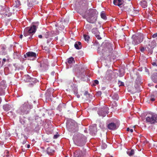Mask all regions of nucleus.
<instances>
[{
	"label": "nucleus",
	"instance_id": "35",
	"mask_svg": "<svg viewBox=\"0 0 157 157\" xmlns=\"http://www.w3.org/2000/svg\"><path fill=\"white\" fill-rule=\"evenodd\" d=\"M84 37L85 40L86 41H88L89 40V39L90 38L89 36L86 35H84Z\"/></svg>",
	"mask_w": 157,
	"mask_h": 157
},
{
	"label": "nucleus",
	"instance_id": "54",
	"mask_svg": "<svg viewBox=\"0 0 157 157\" xmlns=\"http://www.w3.org/2000/svg\"><path fill=\"white\" fill-rule=\"evenodd\" d=\"M22 37H23V35L22 34H21L20 35V38H21V39H22Z\"/></svg>",
	"mask_w": 157,
	"mask_h": 157
},
{
	"label": "nucleus",
	"instance_id": "51",
	"mask_svg": "<svg viewBox=\"0 0 157 157\" xmlns=\"http://www.w3.org/2000/svg\"><path fill=\"white\" fill-rule=\"evenodd\" d=\"M58 137V136L57 135H54L53 137V138L54 139H56Z\"/></svg>",
	"mask_w": 157,
	"mask_h": 157
},
{
	"label": "nucleus",
	"instance_id": "7",
	"mask_svg": "<svg viewBox=\"0 0 157 157\" xmlns=\"http://www.w3.org/2000/svg\"><path fill=\"white\" fill-rule=\"evenodd\" d=\"M108 110L109 108L107 107L104 106L99 109L98 111V114L99 116L105 117L108 113Z\"/></svg>",
	"mask_w": 157,
	"mask_h": 157
},
{
	"label": "nucleus",
	"instance_id": "3",
	"mask_svg": "<svg viewBox=\"0 0 157 157\" xmlns=\"http://www.w3.org/2000/svg\"><path fill=\"white\" fill-rule=\"evenodd\" d=\"M39 25V22H34L32 25L29 27H26L24 29L23 35L24 36H26L30 35V36L29 39H32V36L34 33Z\"/></svg>",
	"mask_w": 157,
	"mask_h": 157
},
{
	"label": "nucleus",
	"instance_id": "34",
	"mask_svg": "<svg viewBox=\"0 0 157 157\" xmlns=\"http://www.w3.org/2000/svg\"><path fill=\"white\" fill-rule=\"evenodd\" d=\"M43 49L46 52L49 53L50 52V50H49L48 48L47 47H44L43 48Z\"/></svg>",
	"mask_w": 157,
	"mask_h": 157
},
{
	"label": "nucleus",
	"instance_id": "43",
	"mask_svg": "<svg viewBox=\"0 0 157 157\" xmlns=\"http://www.w3.org/2000/svg\"><path fill=\"white\" fill-rule=\"evenodd\" d=\"M31 82H33L34 83L36 82V79L35 78H31Z\"/></svg>",
	"mask_w": 157,
	"mask_h": 157
},
{
	"label": "nucleus",
	"instance_id": "5",
	"mask_svg": "<svg viewBox=\"0 0 157 157\" xmlns=\"http://www.w3.org/2000/svg\"><path fill=\"white\" fill-rule=\"evenodd\" d=\"M32 108V105H30L28 101L24 102L21 105L19 110L22 112L27 113Z\"/></svg>",
	"mask_w": 157,
	"mask_h": 157
},
{
	"label": "nucleus",
	"instance_id": "52",
	"mask_svg": "<svg viewBox=\"0 0 157 157\" xmlns=\"http://www.w3.org/2000/svg\"><path fill=\"white\" fill-rule=\"evenodd\" d=\"M38 36L39 38H40V39H41L43 37V36H42L41 35H39Z\"/></svg>",
	"mask_w": 157,
	"mask_h": 157
},
{
	"label": "nucleus",
	"instance_id": "45",
	"mask_svg": "<svg viewBox=\"0 0 157 157\" xmlns=\"http://www.w3.org/2000/svg\"><path fill=\"white\" fill-rule=\"evenodd\" d=\"M99 34H97V35H95V36L98 39L100 40L101 39V38L100 37V36Z\"/></svg>",
	"mask_w": 157,
	"mask_h": 157
},
{
	"label": "nucleus",
	"instance_id": "25",
	"mask_svg": "<svg viewBox=\"0 0 157 157\" xmlns=\"http://www.w3.org/2000/svg\"><path fill=\"white\" fill-rule=\"evenodd\" d=\"M127 153L129 156H131L134 154V151L133 149L128 150Z\"/></svg>",
	"mask_w": 157,
	"mask_h": 157
},
{
	"label": "nucleus",
	"instance_id": "20",
	"mask_svg": "<svg viewBox=\"0 0 157 157\" xmlns=\"http://www.w3.org/2000/svg\"><path fill=\"white\" fill-rule=\"evenodd\" d=\"M5 87H6L4 85H2L0 86V96L5 94Z\"/></svg>",
	"mask_w": 157,
	"mask_h": 157
},
{
	"label": "nucleus",
	"instance_id": "11",
	"mask_svg": "<svg viewBox=\"0 0 157 157\" xmlns=\"http://www.w3.org/2000/svg\"><path fill=\"white\" fill-rule=\"evenodd\" d=\"M84 154L82 151L77 150L74 152V157H83Z\"/></svg>",
	"mask_w": 157,
	"mask_h": 157
},
{
	"label": "nucleus",
	"instance_id": "16",
	"mask_svg": "<svg viewBox=\"0 0 157 157\" xmlns=\"http://www.w3.org/2000/svg\"><path fill=\"white\" fill-rule=\"evenodd\" d=\"M151 78L153 82L157 83V73H153L151 76Z\"/></svg>",
	"mask_w": 157,
	"mask_h": 157
},
{
	"label": "nucleus",
	"instance_id": "18",
	"mask_svg": "<svg viewBox=\"0 0 157 157\" xmlns=\"http://www.w3.org/2000/svg\"><path fill=\"white\" fill-rule=\"evenodd\" d=\"M140 5L143 8H146L147 6V2L145 0H143L140 2Z\"/></svg>",
	"mask_w": 157,
	"mask_h": 157
},
{
	"label": "nucleus",
	"instance_id": "13",
	"mask_svg": "<svg viewBox=\"0 0 157 157\" xmlns=\"http://www.w3.org/2000/svg\"><path fill=\"white\" fill-rule=\"evenodd\" d=\"M123 0H114L113 3L114 5L117 6L121 7V5L123 3Z\"/></svg>",
	"mask_w": 157,
	"mask_h": 157
},
{
	"label": "nucleus",
	"instance_id": "50",
	"mask_svg": "<svg viewBox=\"0 0 157 157\" xmlns=\"http://www.w3.org/2000/svg\"><path fill=\"white\" fill-rule=\"evenodd\" d=\"M144 50V47H142L140 49V51L142 52H143Z\"/></svg>",
	"mask_w": 157,
	"mask_h": 157
},
{
	"label": "nucleus",
	"instance_id": "33",
	"mask_svg": "<svg viewBox=\"0 0 157 157\" xmlns=\"http://www.w3.org/2000/svg\"><path fill=\"white\" fill-rule=\"evenodd\" d=\"M117 105V102L115 101H114L112 104V108L114 109H116V107Z\"/></svg>",
	"mask_w": 157,
	"mask_h": 157
},
{
	"label": "nucleus",
	"instance_id": "60",
	"mask_svg": "<svg viewBox=\"0 0 157 157\" xmlns=\"http://www.w3.org/2000/svg\"><path fill=\"white\" fill-rule=\"evenodd\" d=\"M145 71H146V72H147V71L146 70V67H145Z\"/></svg>",
	"mask_w": 157,
	"mask_h": 157
},
{
	"label": "nucleus",
	"instance_id": "63",
	"mask_svg": "<svg viewBox=\"0 0 157 157\" xmlns=\"http://www.w3.org/2000/svg\"><path fill=\"white\" fill-rule=\"evenodd\" d=\"M157 87V85H156V86H155V87Z\"/></svg>",
	"mask_w": 157,
	"mask_h": 157
},
{
	"label": "nucleus",
	"instance_id": "28",
	"mask_svg": "<svg viewBox=\"0 0 157 157\" xmlns=\"http://www.w3.org/2000/svg\"><path fill=\"white\" fill-rule=\"evenodd\" d=\"M92 33H94L95 35H97V34H99V33L98 32V29L97 28H94L92 29Z\"/></svg>",
	"mask_w": 157,
	"mask_h": 157
},
{
	"label": "nucleus",
	"instance_id": "42",
	"mask_svg": "<svg viewBox=\"0 0 157 157\" xmlns=\"http://www.w3.org/2000/svg\"><path fill=\"white\" fill-rule=\"evenodd\" d=\"M76 90V93L75 92V94L76 96L77 97L79 98L80 97V96L79 94H78V92H77V90L75 89Z\"/></svg>",
	"mask_w": 157,
	"mask_h": 157
},
{
	"label": "nucleus",
	"instance_id": "14",
	"mask_svg": "<svg viewBox=\"0 0 157 157\" xmlns=\"http://www.w3.org/2000/svg\"><path fill=\"white\" fill-rule=\"evenodd\" d=\"M147 115V113L146 112L142 113L141 115V117L142 121L144 122H147V117H146Z\"/></svg>",
	"mask_w": 157,
	"mask_h": 157
},
{
	"label": "nucleus",
	"instance_id": "44",
	"mask_svg": "<svg viewBox=\"0 0 157 157\" xmlns=\"http://www.w3.org/2000/svg\"><path fill=\"white\" fill-rule=\"evenodd\" d=\"M110 75L109 74V71H107L106 72V78L109 77Z\"/></svg>",
	"mask_w": 157,
	"mask_h": 157
},
{
	"label": "nucleus",
	"instance_id": "10",
	"mask_svg": "<svg viewBox=\"0 0 157 157\" xmlns=\"http://www.w3.org/2000/svg\"><path fill=\"white\" fill-rule=\"evenodd\" d=\"M67 127L68 130L71 132H74L76 131L75 127L73 124H70L69 123H67Z\"/></svg>",
	"mask_w": 157,
	"mask_h": 157
},
{
	"label": "nucleus",
	"instance_id": "48",
	"mask_svg": "<svg viewBox=\"0 0 157 157\" xmlns=\"http://www.w3.org/2000/svg\"><path fill=\"white\" fill-rule=\"evenodd\" d=\"M97 94L98 95V96H101V91H98L97 92Z\"/></svg>",
	"mask_w": 157,
	"mask_h": 157
},
{
	"label": "nucleus",
	"instance_id": "64",
	"mask_svg": "<svg viewBox=\"0 0 157 157\" xmlns=\"http://www.w3.org/2000/svg\"><path fill=\"white\" fill-rule=\"evenodd\" d=\"M111 157H113V156H111Z\"/></svg>",
	"mask_w": 157,
	"mask_h": 157
},
{
	"label": "nucleus",
	"instance_id": "31",
	"mask_svg": "<svg viewBox=\"0 0 157 157\" xmlns=\"http://www.w3.org/2000/svg\"><path fill=\"white\" fill-rule=\"evenodd\" d=\"M84 95L86 96L87 99H89L90 98H91V95L89 94L87 91H86L84 94Z\"/></svg>",
	"mask_w": 157,
	"mask_h": 157
},
{
	"label": "nucleus",
	"instance_id": "41",
	"mask_svg": "<svg viewBox=\"0 0 157 157\" xmlns=\"http://www.w3.org/2000/svg\"><path fill=\"white\" fill-rule=\"evenodd\" d=\"M94 83H93V85L94 86H95L96 85H98L99 83L98 81L97 80H95L94 81Z\"/></svg>",
	"mask_w": 157,
	"mask_h": 157
},
{
	"label": "nucleus",
	"instance_id": "47",
	"mask_svg": "<svg viewBox=\"0 0 157 157\" xmlns=\"http://www.w3.org/2000/svg\"><path fill=\"white\" fill-rule=\"evenodd\" d=\"M152 37L153 38H155L157 37V33L154 34L152 36Z\"/></svg>",
	"mask_w": 157,
	"mask_h": 157
},
{
	"label": "nucleus",
	"instance_id": "22",
	"mask_svg": "<svg viewBox=\"0 0 157 157\" xmlns=\"http://www.w3.org/2000/svg\"><path fill=\"white\" fill-rule=\"evenodd\" d=\"M113 99L114 100L117 101L119 99V96L117 94L114 93L112 96Z\"/></svg>",
	"mask_w": 157,
	"mask_h": 157
},
{
	"label": "nucleus",
	"instance_id": "2",
	"mask_svg": "<svg viewBox=\"0 0 157 157\" xmlns=\"http://www.w3.org/2000/svg\"><path fill=\"white\" fill-rule=\"evenodd\" d=\"M113 45L109 42L106 43L102 44L99 48L100 53L101 52L103 56L105 57L106 56H108L112 54L113 51Z\"/></svg>",
	"mask_w": 157,
	"mask_h": 157
},
{
	"label": "nucleus",
	"instance_id": "36",
	"mask_svg": "<svg viewBox=\"0 0 157 157\" xmlns=\"http://www.w3.org/2000/svg\"><path fill=\"white\" fill-rule=\"evenodd\" d=\"M118 84L119 86H123L124 85V83L119 80H118Z\"/></svg>",
	"mask_w": 157,
	"mask_h": 157
},
{
	"label": "nucleus",
	"instance_id": "57",
	"mask_svg": "<svg viewBox=\"0 0 157 157\" xmlns=\"http://www.w3.org/2000/svg\"><path fill=\"white\" fill-rule=\"evenodd\" d=\"M130 130V129H129V128H127V131H129Z\"/></svg>",
	"mask_w": 157,
	"mask_h": 157
},
{
	"label": "nucleus",
	"instance_id": "62",
	"mask_svg": "<svg viewBox=\"0 0 157 157\" xmlns=\"http://www.w3.org/2000/svg\"><path fill=\"white\" fill-rule=\"evenodd\" d=\"M136 92V91H135V92L133 91V93H135V92Z\"/></svg>",
	"mask_w": 157,
	"mask_h": 157
},
{
	"label": "nucleus",
	"instance_id": "53",
	"mask_svg": "<svg viewBox=\"0 0 157 157\" xmlns=\"http://www.w3.org/2000/svg\"><path fill=\"white\" fill-rule=\"evenodd\" d=\"M2 64L1 63V59L0 60V68L2 67Z\"/></svg>",
	"mask_w": 157,
	"mask_h": 157
},
{
	"label": "nucleus",
	"instance_id": "24",
	"mask_svg": "<svg viewBox=\"0 0 157 157\" xmlns=\"http://www.w3.org/2000/svg\"><path fill=\"white\" fill-rule=\"evenodd\" d=\"M46 151L48 154L50 155L51 154L54 152V151L52 149L51 147H49L47 148Z\"/></svg>",
	"mask_w": 157,
	"mask_h": 157
},
{
	"label": "nucleus",
	"instance_id": "61",
	"mask_svg": "<svg viewBox=\"0 0 157 157\" xmlns=\"http://www.w3.org/2000/svg\"><path fill=\"white\" fill-rule=\"evenodd\" d=\"M24 57H25V58H26V55H24Z\"/></svg>",
	"mask_w": 157,
	"mask_h": 157
},
{
	"label": "nucleus",
	"instance_id": "29",
	"mask_svg": "<svg viewBox=\"0 0 157 157\" xmlns=\"http://www.w3.org/2000/svg\"><path fill=\"white\" fill-rule=\"evenodd\" d=\"M73 62H75L74 58L73 57H71L68 59L67 62L68 63L71 64L73 63Z\"/></svg>",
	"mask_w": 157,
	"mask_h": 157
},
{
	"label": "nucleus",
	"instance_id": "1",
	"mask_svg": "<svg viewBox=\"0 0 157 157\" xmlns=\"http://www.w3.org/2000/svg\"><path fill=\"white\" fill-rule=\"evenodd\" d=\"M97 14L98 12L95 9H90L87 10L82 16L89 22L94 23L96 21Z\"/></svg>",
	"mask_w": 157,
	"mask_h": 157
},
{
	"label": "nucleus",
	"instance_id": "19",
	"mask_svg": "<svg viewBox=\"0 0 157 157\" xmlns=\"http://www.w3.org/2000/svg\"><path fill=\"white\" fill-rule=\"evenodd\" d=\"M26 56L28 57H35L36 56V54L33 52H28L26 53Z\"/></svg>",
	"mask_w": 157,
	"mask_h": 157
},
{
	"label": "nucleus",
	"instance_id": "49",
	"mask_svg": "<svg viewBox=\"0 0 157 157\" xmlns=\"http://www.w3.org/2000/svg\"><path fill=\"white\" fill-rule=\"evenodd\" d=\"M52 40V38H50L47 40V43H48Z\"/></svg>",
	"mask_w": 157,
	"mask_h": 157
},
{
	"label": "nucleus",
	"instance_id": "9",
	"mask_svg": "<svg viewBox=\"0 0 157 157\" xmlns=\"http://www.w3.org/2000/svg\"><path fill=\"white\" fill-rule=\"evenodd\" d=\"M156 43L155 41L153 40L151 42H150L148 46L150 47V48H149L148 52V53L152 54L153 52L152 49L154 48L156 45Z\"/></svg>",
	"mask_w": 157,
	"mask_h": 157
},
{
	"label": "nucleus",
	"instance_id": "12",
	"mask_svg": "<svg viewBox=\"0 0 157 157\" xmlns=\"http://www.w3.org/2000/svg\"><path fill=\"white\" fill-rule=\"evenodd\" d=\"M107 127L108 129L111 130H114L117 128L116 124L114 123H111L108 124Z\"/></svg>",
	"mask_w": 157,
	"mask_h": 157
},
{
	"label": "nucleus",
	"instance_id": "26",
	"mask_svg": "<svg viewBox=\"0 0 157 157\" xmlns=\"http://www.w3.org/2000/svg\"><path fill=\"white\" fill-rule=\"evenodd\" d=\"M25 78L24 80L27 82H31V78L28 75H25Z\"/></svg>",
	"mask_w": 157,
	"mask_h": 157
},
{
	"label": "nucleus",
	"instance_id": "39",
	"mask_svg": "<svg viewBox=\"0 0 157 157\" xmlns=\"http://www.w3.org/2000/svg\"><path fill=\"white\" fill-rule=\"evenodd\" d=\"M86 29H90L92 28V25L90 24H87L86 25Z\"/></svg>",
	"mask_w": 157,
	"mask_h": 157
},
{
	"label": "nucleus",
	"instance_id": "32",
	"mask_svg": "<svg viewBox=\"0 0 157 157\" xmlns=\"http://www.w3.org/2000/svg\"><path fill=\"white\" fill-rule=\"evenodd\" d=\"M151 63L153 66L157 67V60L155 59L151 61Z\"/></svg>",
	"mask_w": 157,
	"mask_h": 157
},
{
	"label": "nucleus",
	"instance_id": "30",
	"mask_svg": "<svg viewBox=\"0 0 157 157\" xmlns=\"http://www.w3.org/2000/svg\"><path fill=\"white\" fill-rule=\"evenodd\" d=\"M51 33L49 32H47L44 35V36L47 39L50 37V36Z\"/></svg>",
	"mask_w": 157,
	"mask_h": 157
},
{
	"label": "nucleus",
	"instance_id": "59",
	"mask_svg": "<svg viewBox=\"0 0 157 157\" xmlns=\"http://www.w3.org/2000/svg\"><path fill=\"white\" fill-rule=\"evenodd\" d=\"M148 85L149 86H152V85H151L150 84H149Z\"/></svg>",
	"mask_w": 157,
	"mask_h": 157
},
{
	"label": "nucleus",
	"instance_id": "21",
	"mask_svg": "<svg viewBox=\"0 0 157 157\" xmlns=\"http://www.w3.org/2000/svg\"><path fill=\"white\" fill-rule=\"evenodd\" d=\"M135 8H133L132 11L131 10V12H129V14L132 16H134L139 13V11L137 10H135Z\"/></svg>",
	"mask_w": 157,
	"mask_h": 157
},
{
	"label": "nucleus",
	"instance_id": "40",
	"mask_svg": "<svg viewBox=\"0 0 157 157\" xmlns=\"http://www.w3.org/2000/svg\"><path fill=\"white\" fill-rule=\"evenodd\" d=\"M107 147V145L105 143H103L101 145V147L102 149H105Z\"/></svg>",
	"mask_w": 157,
	"mask_h": 157
},
{
	"label": "nucleus",
	"instance_id": "17",
	"mask_svg": "<svg viewBox=\"0 0 157 157\" xmlns=\"http://www.w3.org/2000/svg\"><path fill=\"white\" fill-rule=\"evenodd\" d=\"M75 47L77 49H80L82 48L81 43L80 42H76L74 45Z\"/></svg>",
	"mask_w": 157,
	"mask_h": 157
},
{
	"label": "nucleus",
	"instance_id": "46",
	"mask_svg": "<svg viewBox=\"0 0 157 157\" xmlns=\"http://www.w3.org/2000/svg\"><path fill=\"white\" fill-rule=\"evenodd\" d=\"M90 131H91L93 129L96 130V127H92L91 126L90 127Z\"/></svg>",
	"mask_w": 157,
	"mask_h": 157
},
{
	"label": "nucleus",
	"instance_id": "27",
	"mask_svg": "<svg viewBox=\"0 0 157 157\" xmlns=\"http://www.w3.org/2000/svg\"><path fill=\"white\" fill-rule=\"evenodd\" d=\"M101 18L104 20H106L107 19L105 14L104 11H102L101 12Z\"/></svg>",
	"mask_w": 157,
	"mask_h": 157
},
{
	"label": "nucleus",
	"instance_id": "8",
	"mask_svg": "<svg viewBox=\"0 0 157 157\" xmlns=\"http://www.w3.org/2000/svg\"><path fill=\"white\" fill-rule=\"evenodd\" d=\"M9 9L8 7L3 8L0 11L1 14L4 16L10 17L12 13L10 12Z\"/></svg>",
	"mask_w": 157,
	"mask_h": 157
},
{
	"label": "nucleus",
	"instance_id": "37",
	"mask_svg": "<svg viewBox=\"0 0 157 157\" xmlns=\"http://www.w3.org/2000/svg\"><path fill=\"white\" fill-rule=\"evenodd\" d=\"M154 95L151 94L150 96V100L152 101H153L155 100V99L154 98Z\"/></svg>",
	"mask_w": 157,
	"mask_h": 157
},
{
	"label": "nucleus",
	"instance_id": "38",
	"mask_svg": "<svg viewBox=\"0 0 157 157\" xmlns=\"http://www.w3.org/2000/svg\"><path fill=\"white\" fill-rule=\"evenodd\" d=\"M9 61L8 59H6L5 58H3L2 59V63H1L2 64V66H3L5 62H6V61Z\"/></svg>",
	"mask_w": 157,
	"mask_h": 157
},
{
	"label": "nucleus",
	"instance_id": "58",
	"mask_svg": "<svg viewBox=\"0 0 157 157\" xmlns=\"http://www.w3.org/2000/svg\"><path fill=\"white\" fill-rule=\"evenodd\" d=\"M75 89H77L76 88H75L74 91V94H75V92L76 93V90H75Z\"/></svg>",
	"mask_w": 157,
	"mask_h": 157
},
{
	"label": "nucleus",
	"instance_id": "4",
	"mask_svg": "<svg viewBox=\"0 0 157 157\" xmlns=\"http://www.w3.org/2000/svg\"><path fill=\"white\" fill-rule=\"evenodd\" d=\"M143 37V35L141 33H137L133 35L132 37V44L134 45L140 44L142 41Z\"/></svg>",
	"mask_w": 157,
	"mask_h": 157
},
{
	"label": "nucleus",
	"instance_id": "56",
	"mask_svg": "<svg viewBox=\"0 0 157 157\" xmlns=\"http://www.w3.org/2000/svg\"><path fill=\"white\" fill-rule=\"evenodd\" d=\"M30 147V145L29 144H28L27 145V148H29Z\"/></svg>",
	"mask_w": 157,
	"mask_h": 157
},
{
	"label": "nucleus",
	"instance_id": "15",
	"mask_svg": "<svg viewBox=\"0 0 157 157\" xmlns=\"http://www.w3.org/2000/svg\"><path fill=\"white\" fill-rule=\"evenodd\" d=\"M21 5L20 1L18 0L15 1V2L14 3L13 5V9H16V8H18Z\"/></svg>",
	"mask_w": 157,
	"mask_h": 157
},
{
	"label": "nucleus",
	"instance_id": "55",
	"mask_svg": "<svg viewBox=\"0 0 157 157\" xmlns=\"http://www.w3.org/2000/svg\"><path fill=\"white\" fill-rule=\"evenodd\" d=\"M130 132L132 133V132H133V130L132 129H130Z\"/></svg>",
	"mask_w": 157,
	"mask_h": 157
},
{
	"label": "nucleus",
	"instance_id": "23",
	"mask_svg": "<svg viewBox=\"0 0 157 157\" xmlns=\"http://www.w3.org/2000/svg\"><path fill=\"white\" fill-rule=\"evenodd\" d=\"M10 106L9 104H6L3 105V108L5 111H7L10 109Z\"/></svg>",
	"mask_w": 157,
	"mask_h": 157
},
{
	"label": "nucleus",
	"instance_id": "6",
	"mask_svg": "<svg viewBox=\"0 0 157 157\" xmlns=\"http://www.w3.org/2000/svg\"><path fill=\"white\" fill-rule=\"evenodd\" d=\"M148 122L151 124L157 122V115L152 112H148Z\"/></svg>",
	"mask_w": 157,
	"mask_h": 157
}]
</instances>
